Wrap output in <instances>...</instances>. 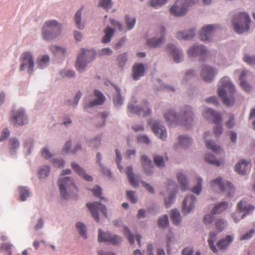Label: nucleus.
<instances>
[{
  "label": "nucleus",
  "instance_id": "nucleus-31",
  "mask_svg": "<svg viewBox=\"0 0 255 255\" xmlns=\"http://www.w3.org/2000/svg\"><path fill=\"white\" fill-rule=\"evenodd\" d=\"M195 35L194 29H191L186 33L184 32L179 31L176 34V37L178 39L190 40Z\"/></svg>",
  "mask_w": 255,
  "mask_h": 255
},
{
  "label": "nucleus",
  "instance_id": "nucleus-57",
  "mask_svg": "<svg viewBox=\"0 0 255 255\" xmlns=\"http://www.w3.org/2000/svg\"><path fill=\"white\" fill-rule=\"evenodd\" d=\"M255 233V230L253 229H251L248 232L243 234L240 237V240H248L252 238L254 234Z\"/></svg>",
  "mask_w": 255,
  "mask_h": 255
},
{
  "label": "nucleus",
  "instance_id": "nucleus-11",
  "mask_svg": "<svg viewBox=\"0 0 255 255\" xmlns=\"http://www.w3.org/2000/svg\"><path fill=\"white\" fill-rule=\"evenodd\" d=\"M136 103V101L135 98H132L128 107V111L130 113H134L143 116H148L150 114V110L148 108V104L146 101L143 102L142 106L140 108L134 106Z\"/></svg>",
  "mask_w": 255,
  "mask_h": 255
},
{
  "label": "nucleus",
  "instance_id": "nucleus-22",
  "mask_svg": "<svg viewBox=\"0 0 255 255\" xmlns=\"http://www.w3.org/2000/svg\"><path fill=\"white\" fill-rule=\"evenodd\" d=\"M95 96L96 97V99L93 101L90 102L87 104L85 106V108H88L94 106L100 105L104 103L105 100V97L103 95V93L98 90H95L94 92Z\"/></svg>",
  "mask_w": 255,
  "mask_h": 255
},
{
  "label": "nucleus",
  "instance_id": "nucleus-39",
  "mask_svg": "<svg viewBox=\"0 0 255 255\" xmlns=\"http://www.w3.org/2000/svg\"><path fill=\"white\" fill-rule=\"evenodd\" d=\"M177 178L182 190L184 191L187 189L188 188V183L186 176L181 173H178Z\"/></svg>",
  "mask_w": 255,
  "mask_h": 255
},
{
  "label": "nucleus",
  "instance_id": "nucleus-4",
  "mask_svg": "<svg viewBox=\"0 0 255 255\" xmlns=\"http://www.w3.org/2000/svg\"><path fill=\"white\" fill-rule=\"evenodd\" d=\"M58 185L61 195L65 199H68L71 196L73 198L71 193V190L73 193H76L78 191L73 180L69 177L61 178L58 181ZM73 198H75V196Z\"/></svg>",
  "mask_w": 255,
  "mask_h": 255
},
{
  "label": "nucleus",
  "instance_id": "nucleus-20",
  "mask_svg": "<svg viewBox=\"0 0 255 255\" xmlns=\"http://www.w3.org/2000/svg\"><path fill=\"white\" fill-rule=\"evenodd\" d=\"M216 70L211 67L205 66L202 69L201 76L205 82H211L216 74Z\"/></svg>",
  "mask_w": 255,
  "mask_h": 255
},
{
  "label": "nucleus",
  "instance_id": "nucleus-54",
  "mask_svg": "<svg viewBox=\"0 0 255 255\" xmlns=\"http://www.w3.org/2000/svg\"><path fill=\"white\" fill-rule=\"evenodd\" d=\"M81 19V10L77 11L75 15L74 20L76 22L77 27L79 29H83L84 26L80 24Z\"/></svg>",
  "mask_w": 255,
  "mask_h": 255
},
{
  "label": "nucleus",
  "instance_id": "nucleus-21",
  "mask_svg": "<svg viewBox=\"0 0 255 255\" xmlns=\"http://www.w3.org/2000/svg\"><path fill=\"white\" fill-rule=\"evenodd\" d=\"M251 165L250 162L245 160H240L235 165V171L239 174L243 175L246 174L251 169Z\"/></svg>",
  "mask_w": 255,
  "mask_h": 255
},
{
  "label": "nucleus",
  "instance_id": "nucleus-25",
  "mask_svg": "<svg viewBox=\"0 0 255 255\" xmlns=\"http://www.w3.org/2000/svg\"><path fill=\"white\" fill-rule=\"evenodd\" d=\"M233 241V237L231 235H227L225 238L219 240L217 243V246L220 250H226Z\"/></svg>",
  "mask_w": 255,
  "mask_h": 255
},
{
  "label": "nucleus",
  "instance_id": "nucleus-6",
  "mask_svg": "<svg viewBox=\"0 0 255 255\" xmlns=\"http://www.w3.org/2000/svg\"><path fill=\"white\" fill-rule=\"evenodd\" d=\"M95 56V53L93 50L82 49L81 53L77 57L75 64L77 70L80 72H83L87 64L92 61Z\"/></svg>",
  "mask_w": 255,
  "mask_h": 255
},
{
  "label": "nucleus",
  "instance_id": "nucleus-9",
  "mask_svg": "<svg viewBox=\"0 0 255 255\" xmlns=\"http://www.w3.org/2000/svg\"><path fill=\"white\" fill-rule=\"evenodd\" d=\"M19 60L21 62L19 70L23 71L27 68L28 73L32 74L34 68V62L32 54L29 51L24 52L20 55Z\"/></svg>",
  "mask_w": 255,
  "mask_h": 255
},
{
  "label": "nucleus",
  "instance_id": "nucleus-62",
  "mask_svg": "<svg viewBox=\"0 0 255 255\" xmlns=\"http://www.w3.org/2000/svg\"><path fill=\"white\" fill-rule=\"evenodd\" d=\"M245 62L250 65H253L255 64V56H250L248 55H245L244 58Z\"/></svg>",
  "mask_w": 255,
  "mask_h": 255
},
{
  "label": "nucleus",
  "instance_id": "nucleus-15",
  "mask_svg": "<svg viewBox=\"0 0 255 255\" xmlns=\"http://www.w3.org/2000/svg\"><path fill=\"white\" fill-rule=\"evenodd\" d=\"M165 33V30L164 27L160 26L156 31L155 36L147 40V44L153 47L159 46L164 40Z\"/></svg>",
  "mask_w": 255,
  "mask_h": 255
},
{
  "label": "nucleus",
  "instance_id": "nucleus-3",
  "mask_svg": "<svg viewBox=\"0 0 255 255\" xmlns=\"http://www.w3.org/2000/svg\"><path fill=\"white\" fill-rule=\"evenodd\" d=\"M198 0H177L170 9V13L175 16H182L186 14L188 8L197 3Z\"/></svg>",
  "mask_w": 255,
  "mask_h": 255
},
{
  "label": "nucleus",
  "instance_id": "nucleus-26",
  "mask_svg": "<svg viewBox=\"0 0 255 255\" xmlns=\"http://www.w3.org/2000/svg\"><path fill=\"white\" fill-rule=\"evenodd\" d=\"M144 67L142 64L138 63L133 66L132 77L134 80H137L140 77L143 76Z\"/></svg>",
  "mask_w": 255,
  "mask_h": 255
},
{
  "label": "nucleus",
  "instance_id": "nucleus-49",
  "mask_svg": "<svg viewBox=\"0 0 255 255\" xmlns=\"http://www.w3.org/2000/svg\"><path fill=\"white\" fill-rule=\"evenodd\" d=\"M50 172V168L47 166H44L41 167L38 172V174L40 178H44L47 177Z\"/></svg>",
  "mask_w": 255,
  "mask_h": 255
},
{
  "label": "nucleus",
  "instance_id": "nucleus-10",
  "mask_svg": "<svg viewBox=\"0 0 255 255\" xmlns=\"http://www.w3.org/2000/svg\"><path fill=\"white\" fill-rule=\"evenodd\" d=\"M210 186L213 190H220L221 191H227L228 196H231L234 192L233 185L230 182L225 184L221 177H218L210 182Z\"/></svg>",
  "mask_w": 255,
  "mask_h": 255
},
{
  "label": "nucleus",
  "instance_id": "nucleus-33",
  "mask_svg": "<svg viewBox=\"0 0 255 255\" xmlns=\"http://www.w3.org/2000/svg\"><path fill=\"white\" fill-rule=\"evenodd\" d=\"M228 207V203L226 201L222 202L216 205L211 210L212 214H219L225 211Z\"/></svg>",
  "mask_w": 255,
  "mask_h": 255
},
{
  "label": "nucleus",
  "instance_id": "nucleus-14",
  "mask_svg": "<svg viewBox=\"0 0 255 255\" xmlns=\"http://www.w3.org/2000/svg\"><path fill=\"white\" fill-rule=\"evenodd\" d=\"M27 117L24 110L19 109L11 112V121L15 126H22L27 123Z\"/></svg>",
  "mask_w": 255,
  "mask_h": 255
},
{
  "label": "nucleus",
  "instance_id": "nucleus-55",
  "mask_svg": "<svg viewBox=\"0 0 255 255\" xmlns=\"http://www.w3.org/2000/svg\"><path fill=\"white\" fill-rule=\"evenodd\" d=\"M51 50L54 54H60L64 55L66 52L64 48L56 45H53L51 47Z\"/></svg>",
  "mask_w": 255,
  "mask_h": 255
},
{
  "label": "nucleus",
  "instance_id": "nucleus-13",
  "mask_svg": "<svg viewBox=\"0 0 255 255\" xmlns=\"http://www.w3.org/2000/svg\"><path fill=\"white\" fill-rule=\"evenodd\" d=\"M87 207L91 212L92 217L95 219V221L99 222L100 219L98 214V210L101 211L102 214L107 217V208L106 206L99 202L88 203Z\"/></svg>",
  "mask_w": 255,
  "mask_h": 255
},
{
  "label": "nucleus",
  "instance_id": "nucleus-48",
  "mask_svg": "<svg viewBox=\"0 0 255 255\" xmlns=\"http://www.w3.org/2000/svg\"><path fill=\"white\" fill-rule=\"evenodd\" d=\"M113 5L111 0H101L98 4V6L108 10Z\"/></svg>",
  "mask_w": 255,
  "mask_h": 255
},
{
  "label": "nucleus",
  "instance_id": "nucleus-24",
  "mask_svg": "<svg viewBox=\"0 0 255 255\" xmlns=\"http://www.w3.org/2000/svg\"><path fill=\"white\" fill-rule=\"evenodd\" d=\"M244 204H245V202L243 200H241L238 204V209L240 213L245 212V214L242 215L241 219H244L247 214L251 213L255 209V207L251 205H244Z\"/></svg>",
  "mask_w": 255,
  "mask_h": 255
},
{
  "label": "nucleus",
  "instance_id": "nucleus-52",
  "mask_svg": "<svg viewBox=\"0 0 255 255\" xmlns=\"http://www.w3.org/2000/svg\"><path fill=\"white\" fill-rule=\"evenodd\" d=\"M158 224L159 227L161 228H165L167 227L169 224L168 216L167 215H164L159 218L158 221Z\"/></svg>",
  "mask_w": 255,
  "mask_h": 255
},
{
  "label": "nucleus",
  "instance_id": "nucleus-34",
  "mask_svg": "<svg viewBox=\"0 0 255 255\" xmlns=\"http://www.w3.org/2000/svg\"><path fill=\"white\" fill-rule=\"evenodd\" d=\"M248 72L246 70H243L241 73L239 80L241 81L240 85L246 92H249L251 90V87L246 81L244 80V78L247 75Z\"/></svg>",
  "mask_w": 255,
  "mask_h": 255
},
{
  "label": "nucleus",
  "instance_id": "nucleus-51",
  "mask_svg": "<svg viewBox=\"0 0 255 255\" xmlns=\"http://www.w3.org/2000/svg\"><path fill=\"white\" fill-rule=\"evenodd\" d=\"M126 22L127 24V29L128 30L131 29L134 26L135 23V18H130L127 15L125 17Z\"/></svg>",
  "mask_w": 255,
  "mask_h": 255
},
{
  "label": "nucleus",
  "instance_id": "nucleus-27",
  "mask_svg": "<svg viewBox=\"0 0 255 255\" xmlns=\"http://www.w3.org/2000/svg\"><path fill=\"white\" fill-rule=\"evenodd\" d=\"M140 159L146 174H149L151 172V169L153 168L151 160L144 155L141 156Z\"/></svg>",
  "mask_w": 255,
  "mask_h": 255
},
{
  "label": "nucleus",
  "instance_id": "nucleus-45",
  "mask_svg": "<svg viewBox=\"0 0 255 255\" xmlns=\"http://www.w3.org/2000/svg\"><path fill=\"white\" fill-rule=\"evenodd\" d=\"M19 194L20 195V199L24 201L30 195L29 190L24 187H20L19 188Z\"/></svg>",
  "mask_w": 255,
  "mask_h": 255
},
{
  "label": "nucleus",
  "instance_id": "nucleus-46",
  "mask_svg": "<svg viewBox=\"0 0 255 255\" xmlns=\"http://www.w3.org/2000/svg\"><path fill=\"white\" fill-rule=\"evenodd\" d=\"M124 236L128 239L129 243L131 245H133L134 243V236L131 234L129 229L127 227L124 228Z\"/></svg>",
  "mask_w": 255,
  "mask_h": 255
},
{
  "label": "nucleus",
  "instance_id": "nucleus-23",
  "mask_svg": "<svg viewBox=\"0 0 255 255\" xmlns=\"http://www.w3.org/2000/svg\"><path fill=\"white\" fill-rule=\"evenodd\" d=\"M169 189H173V190L170 192L169 197L168 198H165L164 202L166 208H169L171 204L173 202L174 198L176 193V189L177 188V185L173 182L171 181L168 187Z\"/></svg>",
  "mask_w": 255,
  "mask_h": 255
},
{
  "label": "nucleus",
  "instance_id": "nucleus-29",
  "mask_svg": "<svg viewBox=\"0 0 255 255\" xmlns=\"http://www.w3.org/2000/svg\"><path fill=\"white\" fill-rule=\"evenodd\" d=\"M104 31L105 35L102 39V42L103 43H109L115 33V29L110 26H107Z\"/></svg>",
  "mask_w": 255,
  "mask_h": 255
},
{
  "label": "nucleus",
  "instance_id": "nucleus-12",
  "mask_svg": "<svg viewBox=\"0 0 255 255\" xmlns=\"http://www.w3.org/2000/svg\"><path fill=\"white\" fill-rule=\"evenodd\" d=\"M98 241L99 242H108L113 245L121 243L122 239L121 237L113 235L109 232H103L101 230H99Z\"/></svg>",
  "mask_w": 255,
  "mask_h": 255
},
{
  "label": "nucleus",
  "instance_id": "nucleus-16",
  "mask_svg": "<svg viewBox=\"0 0 255 255\" xmlns=\"http://www.w3.org/2000/svg\"><path fill=\"white\" fill-rule=\"evenodd\" d=\"M188 56L191 58L200 56L203 59L207 55L208 51L205 46L202 45H194L191 47L188 50Z\"/></svg>",
  "mask_w": 255,
  "mask_h": 255
},
{
  "label": "nucleus",
  "instance_id": "nucleus-19",
  "mask_svg": "<svg viewBox=\"0 0 255 255\" xmlns=\"http://www.w3.org/2000/svg\"><path fill=\"white\" fill-rule=\"evenodd\" d=\"M215 27L216 26L212 24L203 27L200 32L199 38L203 41L209 40Z\"/></svg>",
  "mask_w": 255,
  "mask_h": 255
},
{
  "label": "nucleus",
  "instance_id": "nucleus-32",
  "mask_svg": "<svg viewBox=\"0 0 255 255\" xmlns=\"http://www.w3.org/2000/svg\"><path fill=\"white\" fill-rule=\"evenodd\" d=\"M71 140L67 141L63 148L62 153L66 154L67 153H75L79 149H81V145L79 144H77L74 149H71Z\"/></svg>",
  "mask_w": 255,
  "mask_h": 255
},
{
  "label": "nucleus",
  "instance_id": "nucleus-41",
  "mask_svg": "<svg viewBox=\"0 0 255 255\" xmlns=\"http://www.w3.org/2000/svg\"><path fill=\"white\" fill-rule=\"evenodd\" d=\"M206 146L208 149L212 150L215 153H220L222 151L221 147L210 140L205 141Z\"/></svg>",
  "mask_w": 255,
  "mask_h": 255
},
{
  "label": "nucleus",
  "instance_id": "nucleus-59",
  "mask_svg": "<svg viewBox=\"0 0 255 255\" xmlns=\"http://www.w3.org/2000/svg\"><path fill=\"white\" fill-rule=\"evenodd\" d=\"M110 21L111 24L113 26L117 27L120 31H123L124 30V26L119 21L113 19H110Z\"/></svg>",
  "mask_w": 255,
  "mask_h": 255
},
{
  "label": "nucleus",
  "instance_id": "nucleus-58",
  "mask_svg": "<svg viewBox=\"0 0 255 255\" xmlns=\"http://www.w3.org/2000/svg\"><path fill=\"white\" fill-rule=\"evenodd\" d=\"M92 191L94 196H95L96 197H100L101 199H102V200L107 201L106 199L104 198L103 197H101L102 190V188L100 186H97L95 188H93L92 190Z\"/></svg>",
  "mask_w": 255,
  "mask_h": 255
},
{
  "label": "nucleus",
  "instance_id": "nucleus-28",
  "mask_svg": "<svg viewBox=\"0 0 255 255\" xmlns=\"http://www.w3.org/2000/svg\"><path fill=\"white\" fill-rule=\"evenodd\" d=\"M71 166L73 169L80 176H82L85 180L89 181L92 180V177L89 175H87L85 172L84 170L79 166V165L73 163L71 164Z\"/></svg>",
  "mask_w": 255,
  "mask_h": 255
},
{
  "label": "nucleus",
  "instance_id": "nucleus-61",
  "mask_svg": "<svg viewBox=\"0 0 255 255\" xmlns=\"http://www.w3.org/2000/svg\"><path fill=\"white\" fill-rule=\"evenodd\" d=\"M13 245L10 243H5L4 244H2L1 245V250H4L7 252V253H9V252H12V248Z\"/></svg>",
  "mask_w": 255,
  "mask_h": 255
},
{
  "label": "nucleus",
  "instance_id": "nucleus-17",
  "mask_svg": "<svg viewBox=\"0 0 255 255\" xmlns=\"http://www.w3.org/2000/svg\"><path fill=\"white\" fill-rule=\"evenodd\" d=\"M148 124L151 127L153 132L159 138L164 140L167 137L166 130L165 128L160 125L156 121L149 120Z\"/></svg>",
  "mask_w": 255,
  "mask_h": 255
},
{
  "label": "nucleus",
  "instance_id": "nucleus-38",
  "mask_svg": "<svg viewBox=\"0 0 255 255\" xmlns=\"http://www.w3.org/2000/svg\"><path fill=\"white\" fill-rule=\"evenodd\" d=\"M205 160L206 162L215 165L217 166H219L221 164L223 163V160H218L212 154H207L205 156Z\"/></svg>",
  "mask_w": 255,
  "mask_h": 255
},
{
  "label": "nucleus",
  "instance_id": "nucleus-8",
  "mask_svg": "<svg viewBox=\"0 0 255 255\" xmlns=\"http://www.w3.org/2000/svg\"><path fill=\"white\" fill-rule=\"evenodd\" d=\"M202 115L207 119L213 120V123L217 125L214 129V133L217 136L220 135L223 131L222 125L221 124L222 122L221 115L210 108H205Z\"/></svg>",
  "mask_w": 255,
  "mask_h": 255
},
{
  "label": "nucleus",
  "instance_id": "nucleus-44",
  "mask_svg": "<svg viewBox=\"0 0 255 255\" xmlns=\"http://www.w3.org/2000/svg\"><path fill=\"white\" fill-rule=\"evenodd\" d=\"M170 216L172 221L174 224L178 225L180 222V215L177 210H171Z\"/></svg>",
  "mask_w": 255,
  "mask_h": 255
},
{
  "label": "nucleus",
  "instance_id": "nucleus-36",
  "mask_svg": "<svg viewBox=\"0 0 255 255\" xmlns=\"http://www.w3.org/2000/svg\"><path fill=\"white\" fill-rule=\"evenodd\" d=\"M49 57L47 55L39 56L37 59L38 67L40 69L45 68L49 63Z\"/></svg>",
  "mask_w": 255,
  "mask_h": 255
},
{
  "label": "nucleus",
  "instance_id": "nucleus-60",
  "mask_svg": "<svg viewBox=\"0 0 255 255\" xmlns=\"http://www.w3.org/2000/svg\"><path fill=\"white\" fill-rule=\"evenodd\" d=\"M9 135V131L7 128L3 129L0 135V142L5 140Z\"/></svg>",
  "mask_w": 255,
  "mask_h": 255
},
{
  "label": "nucleus",
  "instance_id": "nucleus-53",
  "mask_svg": "<svg viewBox=\"0 0 255 255\" xmlns=\"http://www.w3.org/2000/svg\"><path fill=\"white\" fill-rule=\"evenodd\" d=\"M167 0H151L150 1V5L154 8H157L165 4Z\"/></svg>",
  "mask_w": 255,
  "mask_h": 255
},
{
  "label": "nucleus",
  "instance_id": "nucleus-64",
  "mask_svg": "<svg viewBox=\"0 0 255 255\" xmlns=\"http://www.w3.org/2000/svg\"><path fill=\"white\" fill-rule=\"evenodd\" d=\"M216 226L217 229L219 231H221L223 230V229L224 228L225 226V223L224 221H223L222 219L218 220L216 222Z\"/></svg>",
  "mask_w": 255,
  "mask_h": 255
},
{
  "label": "nucleus",
  "instance_id": "nucleus-40",
  "mask_svg": "<svg viewBox=\"0 0 255 255\" xmlns=\"http://www.w3.org/2000/svg\"><path fill=\"white\" fill-rule=\"evenodd\" d=\"M19 147V142L16 138H10L9 140L8 147L11 154Z\"/></svg>",
  "mask_w": 255,
  "mask_h": 255
},
{
  "label": "nucleus",
  "instance_id": "nucleus-35",
  "mask_svg": "<svg viewBox=\"0 0 255 255\" xmlns=\"http://www.w3.org/2000/svg\"><path fill=\"white\" fill-rule=\"evenodd\" d=\"M217 234L214 232H211L209 234V237L208 239V243L210 249L214 253L218 252V249L214 245V242L216 240Z\"/></svg>",
  "mask_w": 255,
  "mask_h": 255
},
{
  "label": "nucleus",
  "instance_id": "nucleus-50",
  "mask_svg": "<svg viewBox=\"0 0 255 255\" xmlns=\"http://www.w3.org/2000/svg\"><path fill=\"white\" fill-rule=\"evenodd\" d=\"M76 227L79 231V233L84 238L86 239V226L81 222H78Z\"/></svg>",
  "mask_w": 255,
  "mask_h": 255
},
{
  "label": "nucleus",
  "instance_id": "nucleus-1",
  "mask_svg": "<svg viewBox=\"0 0 255 255\" xmlns=\"http://www.w3.org/2000/svg\"><path fill=\"white\" fill-rule=\"evenodd\" d=\"M165 121L170 126L180 125L188 129L193 124V113L190 107L187 106L182 111L181 115L177 116L172 111H169L164 115Z\"/></svg>",
  "mask_w": 255,
  "mask_h": 255
},
{
  "label": "nucleus",
  "instance_id": "nucleus-2",
  "mask_svg": "<svg viewBox=\"0 0 255 255\" xmlns=\"http://www.w3.org/2000/svg\"><path fill=\"white\" fill-rule=\"evenodd\" d=\"M222 87L218 89V94L223 99L224 103L227 106H231L234 103L235 99L232 96L235 92L234 85L229 81L228 77L221 80Z\"/></svg>",
  "mask_w": 255,
  "mask_h": 255
},
{
  "label": "nucleus",
  "instance_id": "nucleus-5",
  "mask_svg": "<svg viewBox=\"0 0 255 255\" xmlns=\"http://www.w3.org/2000/svg\"><path fill=\"white\" fill-rule=\"evenodd\" d=\"M251 22L249 15L246 12L236 15L233 19L234 29L238 33H242L249 30Z\"/></svg>",
  "mask_w": 255,
  "mask_h": 255
},
{
  "label": "nucleus",
  "instance_id": "nucleus-47",
  "mask_svg": "<svg viewBox=\"0 0 255 255\" xmlns=\"http://www.w3.org/2000/svg\"><path fill=\"white\" fill-rule=\"evenodd\" d=\"M197 185L195 186L192 189V191L194 193L199 195L202 190V179L200 177H198L196 178Z\"/></svg>",
  "mask_w": 255,
  "mask_h": 255
},
{
  "label": "nucleus",
  "instance_id": "nucleus-42",
  "mask_svg": "<svg viewBox=\"0 0 255 255\" xmlns=\"http://www.w3.org/2000/svg\"><path fill=\"white\" fill-rule=\"evenodd\" d=\"M192 140L191 138L185 135H180L179 137V143L184 148L188 147L191 143Z\"/></svg>",
  "mask_w": 255,
  "mask_h": 255
},
{
  "label": "nucleus",
  "instance_id": "nucleus-18",
  "mask_svg": "<svg viewBox=\"0 0 255 255\" xmlns=\"http://www.w3.org/2000/svg\"><path fill=\"white\" fill-rule=\"evenodd\" d=\"M196 198L193 195L186 197L182 203V213L186 215L191 212L194 208V204Z\"/></svg>",
  "mask_w": 255,
  "mask_h": 255
},
{
  "label": "nucleus",
  "instance_id": "nucleus-30",
  "mask_svg": "<svg viewBox=\"0 0 255 255\" xmlns=\"http://www.w3.org/2000/svg\"><path fill=\"white\" fill-rule=\"evenodd\" d=\"M169 48L172 51V55L174 57V60L176 63L181 62L182 59V53L180 50L175 47V46L173 44L169 45Z\"/></svg>",
  "mask_w": 255,
  "mask_h": 255
},
{
  "label": "nucleus",
  "instance_id": "nucleus-43",
  "mask_svg": "<svg viewBox=\"0 0 255 255\" xmlns=\"http://www.w3.org/2000/svg\"><path fill=\"white\" fill-rule=\"evenodd\" d=\"M117 94L113 98V102L116 107L120 106L123 103V99L120 93V90L119 88H116Z\"/></svg>",
  "mask_w": 255,
  "mask_h": 255
},
{
  "label": "nucleus",
  "instance_id": "nucleus-63",
  "mask_svg": "<svg viewBox=\"0 0 255 255\" xmlns=\"http://www.w3.org/2000/svg\"><path fill=\"white\" fill-rule=\"evenodd\" d=\"M127 195L128 198L130 201V202L132 203H135L136 202L137 200L134 195V192L131 191H128L127 192Z\"/></svg>",
  "mask_w": 255,
  "mask_h": 255
},
{
  "label": "nucleus",
  "instance_id": "nucleus-37",
  "mask_svg": "<svg viewBox=\"0 0 255 255\" xmlns=\"http://www.w3.org/2000/svg\"><path fill=\"white\" fill-rule=\"evenodd\" d=\"M126 173L128 176L130 184L134 187H136L138 185V182L133 175L131 167L129 166L127 168Z\"/></svg>",
  "mask_w": 255,
  "mask_h": 255
},
{
  "label": "nucleus",
  "instance_id": "nucleus-56",
  "mask_svg": "<svg viewBox=\"0 0 255 255\" xmlns=\"http://www.w3.org/2000/svg\"><path fill=\"white\" fill-rule=\"evenodd\" d=\"M153 161L158 167H163L164 166V159L162 156L156 155L154 156Z\"/></svg>",
  "mask_w": 255,
  "mask_h": 255
},
{
  "label": "nucleus",
  "instance_id": "nucleus-7",
  "mask_svg": "<svg viewBox=\"0 0 255 255\" xmlns=\"http://www.w3.org/2000/svg\"><path fill=\"white\" fill-rule=\"evenodd\" d=\"M60 26L56 20L46 21L42 28L43 38L46 40L54 38L60 33Z\"/></svg>",
  "mask_w": 255,
  "mask_h": 255
}]
</instances>
